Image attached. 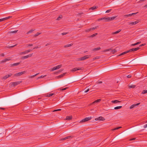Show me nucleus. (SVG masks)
<instances>
[{"label": "nucleus", "instance_id": "f257e3e1", "mask_svg": "<svg viewBox=\"0 0 147 147\" xmlns=\"http://www.w3.org/2000/svg\"><path fill=\"white\" fill-rule=\"evenodd\" d=\"M91 56V55H86L85 56L80 57V58H78L77 59L76 61H84L86 60V59L88 58Z\"/></svg>", "mask_w": 147, "mask_h": 147}, {"label": "nucleus", "instance_id": "f03ea898", "mask_svg": "<svg viewBox=\"0 0 147 147\" xmlns=\"http://www.w3.org/2000/svg\"><path fill=\"white\" fill-rule=\"evenodd\" d=\"M116 17V16L112 17H104V20H105V22H109L114 19Z\"/></svg>", "mask_w": 147, "mask_h": 147}, {"label": "nucleus", "instance_id": "7ed1b4c3", "mask_svg": "<svg viewBox=\"0 0 147 147\" xmlns=\"http://www.w3.org/2000/svg\"><path fill=\"white\" fill-rule=\"evenodd\" d=\"M91 118H92L91 117H86L82 119L81 121L80 122V123H83L89 121V120H90Z\"/></svg>", "mask_w": 147, "mask_h": 147}, {"label": "nucleus", "instance_id": "20e7f679", "mask_svg": "<svg viewBox=\"0 0 147 147\" xmlns=\"http://www.w3.org/2000/svg\"><path fill=\"white\" fill-rule=\"evenodd\" d=\"M62 66V65H58L56 67H53V68L51 69L50 70V71H52L55 70H56V69H59Z\"/></svg>", "mask_w": 147, "mask_h": 147}, {"label": "nucleus", "instance_id": "39448f33", "mask_svg": "<svg viewBox=\"0 0 147 147\" xmlns=\"http://www.w3.org/2000/svg\"><path fill=\"white\" fill-rule=\"evenodd\" d=\"M26 71H22L20 72H19L16 73L14 74L15 76H20L23 74L26 73Z\"/></svg>", "mask_w": 147, "mask_h": 147}, {"label": "nucleus", "instance_id": "423d86ee", "mask_svg": "<svg viewBox=\"0 0 147 147\" xmlns=\"http://www.w3.org/2000/svg\"><path fill=\"white\" fill-rule=\"evenodd\" d=\"M12 75V74L11 73L9 74H7V75H6L5 76L2 77L1 78V79H3L4 80H5L6 79H7L8 78L11 76Z\"/></svg>", "mask_w": 147, "mask_h": 147}, {"label": "nucleus", "instance_id": "0eeeda50", "mask_svg": "<svg viewBox=\"0 0 147 147\" xmlns=\"http://www.w3.org/2000/svg\"><path fill=\"white\" fill-rule=\"evenodd\" d=\"M22 82V81H20L15 82H11V84L13 86H15L21 83Z\"/></svg>", "mask_w": 147, "mask_h": 147}, {"label": "nucleus", "instance_id": "6e6552de", "mask_svg": "<svg viewBox=\"0 0 147 147\" xmlns=\"http://www.w3.org/2000/svg\"><path fill=\"white\" fill-rule=\"evenodd\" d=\"M140 47H138L135 48H133L131 49H130L129 50V52H132V51H136L140 49Z\"/></svg>", "mask_w": 147, "mask_h": 147}, {"label": "nucleus", "instance_id": "1a4fd4ad", "mask_svg": "<svg viewBox=\"0 0 147 147\" xmlns=\"http://www.w3.org/2000/svg\"><path fill=\"white\" fill-rule=\"evenodd\" d=\"M95 120H101V121H104L105 120V119L102 117H98L96 118L95 119Z\"/></svg>", "mask_w": 147, "mask_h": 147}, {"label": "nucleus", "instance_id": "9d476101", "mask_svg": "<svg viewBox=\"0 0 147 147\" xmlns=\"http://www.w3.org/2000/svg\"><path fill=\"white\" fill-rule=\"evenodd\" d=\"M72 137L71 136H67L65 137L64 138H61V139L60 140H66L67 139H69V138H72Z\"/></svg>", "mask_w": 147, "mask_h": 147}, {"label": "nucleus", "instance_id": "9b49d317", "mask_svg": "<svg viewBox=\"0 0 147 147\" xmlns=\"http://www.w3.org/2000/svg\"><path fill=\"white\" fill-rule=\"evenodd\" d=\"M138 22H139V21L138 20H137V21H136L135 22H132L130 23H129V25H131V26H132V25H135V24H136L138 23Z\"/></svg>", "mask_w": 147, "mask_h": 147}, {"label": "nucleus", "instance_id": "f8f14e48", "mask_svg": "<svg viewBox=\"0 0 147 147\" xmlns=\"http://www.w3.org/2000/svg\"><path fill=\"white\" fill-rule=\"evenodd\" d=\"M11 60L10 59H4L2 60L1 62H0L1 63H5L7 61H9Z\"/></svg>", "mask_w": 147, "mask_h": 147}, {"label": "nucleus", "instance_id": "ddd939ff", "mask_svg": "<svg viewBox=\"0 0 147 147\" xmlns=\"http://www.w3.org/2000/svg\"><path fill=\"white\" fill-rule=\"evenodd\" d=\"M32 51V50H26L24 52L21 53L20 54L22 55V54H25L26 53H28L29 52H30V51Z\"/></svg>", "mask_w": 147, "mask_h": 147}, {"label": "nucleus", "instance_id": "4468645a", "mask_svg": "<svg viewBox=\"0 0 147 147\" xmlns=\"http://www.w3.org/2000/svg\"><path fill=\"white\" fill-rule=\"evenodd\" d=\"M82 68L79 67H76L73 69L71 71L73 72H75L77 70H81Z\"/></svg>", "mask_w": 147, "mask_h": 147}, {"label": "nucleus", "instance_id": "2eb2a0df", "mask_svg": "<svg viewBox=\"0 0 147 147\" xmlns=\"http://www.w3.org/2000/svg\"><path fill=\"white\" fill-rule=\"evenodd\" d=\"M121 102V101H119L117 100H112L111 101V102L113 103H120Z\"/></svg>", "mask_w": 147, "mask_h": 147}, {"label": "nucleus", "instance_id": "dca6fc26", "mask_svg": "<svg viewBox=\"0 0 147 147\" xmlns=\"http://www.w3.org/2000/svg\"><path fill=\"white\" fill-rule=\"evenodd\" d=\"M101 99H98L97 100H95L92 103V104H95V103L98 102H100V101H101Z\"/></svg>", "mask_w": 147, "mask_h": 147}, {"label": "nucleus", "instance_id": "f3484780", "mask_svg": "<svg viewBox=\"0 0 147 147\" xmlns=\"http://www.w3.org/2000/svg\"><path fill=\"white\" fill-rule=\"evenodd\" d=\"M66 74V73H64L63 74H62L57 76V78H61L62 77H63L65 75V74Z\"/></svg>", "mask_w": 147, "mask_h": 147}, {"label": "nucleus", "instance_id": "a211bd4d", "mask_svg": "<svg viewBox=\"0 0 147 147\" xmlns=\"http://www.w3.org/2000/svg\"><path fill=\"white\" fill-rule=\"evenodd\" d=\"M18 31V30H15L13 31L8 32H7V34H10L11 33H16Z\"/></svg>", "mask_w": 147, "mask_h": 147}, {"label": "nucleus", "instance_id": "6ab92c4d", "mask_svg": "<svg viewBox=\"0 0 147 147\" xmlns=\"http://www.w3.org/2000/svg\"><path fill=\"white\" fill-rule=\"evenodd\" d=\"M129 51L128 50L127 51H125L124 52H123L121 53L120 55H119V56H120V55H124L126 53H129Z\"/></svg>", "mask_w": 147, "mask_h": 147}, {"label": "nucleus", "instance_id": "aec40b11", "mask_svg": "<svg viewBox=\"0 0 147 147\" xmlns=\"http://www.w3.org/2000/svg\"><path fill=\"white\" fill-rule=\"evenodd\" d=\"M20 64V62L13 63L11 65V66H14L18 65Z\"/></svg>", "mask_w": 147, "mask_h": 147}, {"label": "nucleus", "instance_id": "412c9836", "mask_svg": "<svg viewBox=\"0 0 147 147\" xmlns=\"http://www.w3.org/2000/svg\"><path fill=\"white\" fill-rule=\"evenodd\" d=\"M73 45V44H68V45H65L64 46V47L65 48L69 47H70V46H72Z\"/></svg>", "mask_w": 147, "mask_h": 147}, {"label": "nucleus", "instance_id": "4be33fe9", "mask_svg": "<svg viewBox=\"0 0 147 147\" xmlns=\"http://www.w3.org/2000/svg\"><path fill=\"white\" fill-rule=\"evenodd\" d=\"M55 94L54 93H51V94H47V95H46V96L48 97H51L53 95H54Z\"/></svg>", "mask_w": 147, "mask_h": 147}, {"label": "nucleus", "instance_id": "5701e85b", "mask_svg": "<svg viewBox=\"0 0 147 147\" xmlns=\"http://www.w3.org/2000/svg\"><path fill=\"white\" fill-rule=\"evenodd\" d=\"M121 31V30H118L117 31L113 32L112 33V34H115L118 33L120 32Z\"/></svg>", "mask_w": 147, "mask_h": 147}, {"label": "nucleus", "instance_id": "b1692460", "mask_svg": "<svg viewBox=\"0 0 147 147\" xmlns=\"http://www.w3.org/2000/svg\"><path fill=\"white\" fill-rule=\"evenodd\" d=\"M72 117L71 116H67L66 117V119L67 120H71L72 119Z\"/></svg>", "mask_w": 147, "mask_h": 147}, {"label": "nucleus", "instance_id": "393cba45", "mask_svg": "<svg viewBox=\"0 0 147 147\" xmlns=\"http://www.w3.org/2000/svg\"><path fill=\"white\" fill-rule=\"evenodd\" d=\"M122 107V106H118V107H114V109L115 110L118 109H121Z\"/></svg>", "mask_w": 147, "mask_h": 147}, {"label": "nucleus", "instance_id": "a878e982", "mask_svg": "<svg viewBox=\"0 0 147 147\" xmlns=\"http://www.w3.org/2000/svg\"><path fill=\"white\" fill-rule=\"evenodd\" d=\"M136 86V85H133L129 86V88H135Z\"/></svg>", "mask_w": 147, "mask_h": 147}, {"label": "nucleus", "instance_id": "bb28decb", "mask_svg": "<svg viewBox=\"0 0 147 147\" xmlns=\"http://www.w3.org/2000/svg\"><path fill=\"white\" fill-rule=\"evenodd\" d=\"M62 15H60L59 16L57 19V20H59L61 18H62Z\"/></svg>", "mask_w": 147, "mask_h": 147}, {"label": "nucleus", "instance_id": "cd10ccee", "mask_svg": "<svg viewBox=\"0 0 147 147\" xmlns=\"http://www.w3.org/2000/svg\"><path fill=\"white\" fill-rule=\"evenodd\" d=\"M121 127H116V128H115L114 129H112V130L114 131V130H117V129H119V128H121Z\"/></svg>", "mask_w": 147, "mask_h": 147}, {"label": "nucleus", "instance_id": "c85d7f7f", "mask_svg": "<svg viewBox=\"0 0 147 147\" xmlns=\"http://www.w3.org/2000/svg\"><path fill=\"white\" fill-rule=\"evenodd\" d=\"M129 16H131V14L124 15L123 17L125 18H127Z\"/></svg>", "mask_w": 147, "mask_h": 147}, {"label": "nucleus", "instance_id": "c756f323", "mask_svg": "<svg viewBox=\"0 0 147 147\" xmlns=\"http://www.w3.org/2000/svg\"><path fill=\"white\" fill-rule=\"evenodd\" d=\"M34 30L31 29V30H30V31H28L26 33V34H28L30 33H32Z\"/></svg>", "mask_w": 147, "mask_h": 147}, {"label": "nucleus", "instance_id": "7c9ffc66", "mask_svg": "<svg viewBox=\"0 0 147 147\" xmlns=\"http://www.w3.org/2000/svg\"><path fill=\"white\" fill-rule=\"evenodd\" d=\"M97 8V7H96V6H93V7H91L90 8V9H92V10H94V9H96Z\"/></svg>", "mask_w": 147, "mask_h": 147}, {"label": "nucleus", "instance_id": "2f4dec72", "mask_svg": "<svg viewBox=\"0 0 147 147\" xmlns=\"http://www.w3.org/2000/svg\"><path fill=\"white\" fill-rule=\"evenodd\" d=\"M92 30V28H90L86 30L85 31L87 32H88L90 30Z\"/></svg>", "mask_w": 147, "mask_h": 147}, {"label": "nucleus", "instance_id": "473e14b6", "mask_svg": "<svg viewBox=\"0 0 147 147\" xmlns=\"http://www.w3.org/2000/svg\"><path fill=\"white\" fill-rule=\"evenodd\" d=\"M97 35V33H96L90 36V37H93L94 36H96Z\"/></svg>", "mask_w": 147, "mask_h": 147}, {"label": "nucleus", "instance_id": "72a5a7b5", "mask_svg": "<svg viewBox=\"0 0 147 147\" xmlns=\"http://www.w3.org/2000/svg\"><path fill=\"white\" fill-rule=\"evenodd\" d=\"M101 49V48L100 47L96 48L94 49V51H98L99 50H100Z\"/></svg>", "mask_w": 147, "mask_h": 147}, {"label": "nucleus", "instance_id": "f704fd0d", "mask_svg": "<svg viewBox=\"0 0 147 147\" xmlns=\"http://www.w3.org/2000/svg\"><path fill=\"white\" fill-rule=\"evenodd\" d=\"M146 93H147V90H143L142 93L143 94H145Z\"/></svg>", "mask_w": 147, "mask_h": 147}, {"label": "nucleus", "instance_id": "c9c22d12", "mask_svg": "<svg viewBox=\"0 0 147 147\" xmlns=\"http://www.w3.org/2000/svg\"><path fill=\"white\" fill-rule=\"evenodd\" d=\"M27 57L26 56H23L22 57V58H21V59H27Z\"/></svg>", "mask_w": 147, "mask_h": 147}, {"label": "nucleus", "instance_id": "e433bc0d", "mask_svg": "<svg viewBox=\"0 0 147 147\" xmlns=\"http://www.w3.org/2000/svg\"><path fill=\"white\" fill-rule=\"evenodd\" d=\"M11 17L9 16H8V17H6V18H4V20H7V19L10 18Z\"/></svg>", "mask_w": 147, "mask_h": 147}, {"label": "nucleus", "instance_id": "4c0bfd02", "mask_svg": "<svg viewBox=\"0 0 147 147\" xmlns=\"http://www.w3.org/2000/svg\"><path fill=\"white\" fill-rule=\"evenodd\" d=\"M116 51L115 49H114L113 50H112L111 51V52L113 54H114L116 52Z\"/></svg>", "mask_w": 147, "mask_h": 147}, {"label": "nucleus", "instance_id": "58836bf2", "mask_svg": "<svg viewBox=\"0 0 147 147\" xmlns=\"http://www.w3.org/2000/svg\"><path fill=\"white\" fill-rule=\"evenodd\" d=\"M41 34V33L38 32L34 35V36H38V35H39V34Z\"/></svg>", "mask_w": 147, "mask_h": 147}, {"label": "nucleus", "instance_id": "ea45409f", "mask_svg": "<svg viewBox=\"0 0 147 147\" xmlns=\"http://www.w3.org/2000/svg\"><path fill=\"white\" fill-rule=\"evenodd\" d=\"M17 45V44H16L15 45H13V46H10V47H8L9 48H10V49H11V48H13V47L16 46V45Z\"/></svg>", "mask_w": 147, "mask_h": 147}, {"label": "nucleus", "instance_id": "a19ab883", "mask_svg": "<svg viewBox=\"0 0 147 147\" xmlns=\"http://www.w3.org/2000/svg\"><path fill=\"white\" fill-rule=\"evenodd\" d=\"M26 46L27 47H28L29 46H31L33 45L32 44H27L26 45Z\"/></svg>", "mask_w": 147, "mask_h": 147}, {"label": "nucleus", "instance_id": "79ce46f5", "mask_svg": "<svg viewBox=\"0 0 147 147\" xmlns=\"http://www.w3.org/2000/svg\"><path fill=\"white\" fill-rule=\"evenodd\" d=\"M134 107H135V105L134 104H133L132 105H131L130 107V109H131L133 108Z\"/></svg>", "mask_w": 147, "mask_h": 147}, {"label": "nucleus", "instance_id": "37998d69", "mask_svg": "<svg viewBox=\"0 0 147 147\" xmlns=\"http://www.w3.org/2000/svg\"><path fill=\"white\" fill-rule=\"evenodd\" d=\"M46 76H41L39 77H38V78H37V79H40V78H43L44 77H45Z\"/></svg>", "mask_w": 147, "mask_h": 147}, {"label": "nucleus", "instance_id": "c03bdc74", "mask_svg": "<svg viewBox=\"0 0 147 147\" xmlns=\"http://www.w3.org/2000/svg\"><path fill=\"white\" fill-rule=\"evenodd\" d=\"M111 50V49H105V50H104L103 51L104 52H106V51H110Z\"/></svg>", "mask_w": 147, "mask_h": 147}, {"label": "nucleus", "instance_id": "a18cd8bd", "mask_svg": "<svg viewBox=\"0 0 147 147\" xmlns=\"http://www.w3.org/2000/svg\"><path fill=\"white\" fill-rule=\"evenodd\" d=\"M112 10V9H110L108 10H107L106 11V13H109Z\"/></svg>", "mask_w": 147, "mask_h": 147}, {"label": "nucleus", "instance_id": "49530a36", "mask_svg": "<svg viewBox=\"0 0 147 147\" xmlns=\"http://www.w3.org/2000/svg\"><path fill=\"white\" fill-rule=\"evenodd\" d=\"M67 87H66V88H63V89H61V88H60V90L61 91V90H66V89H67Z\"/></svg>", "mask_w": 147, "mask_h": 147}, {"label": "nucleus", "instance_id": "de8ad7c7", "mask_svg": "<svg viewBox=\"0 0 147 147\" xmlns=\"http://www.w3.org/2000/svg\"><path fill=\"white\" fill-rule=\"evenodd\" d=\"M138 13V12H137L136 13H132L131 14V16L132 15H136L137 13Z\"/></svg>", "mask_w": 147, "mask_h": 147}, {"label": "nucleus", "instance_id": "09e8293b", "mask_svg": "<svg viewBox=\"0 0 147 147\" xmlns=\"http://www.w3.org/2000/svg\"><path fill=\"white\" fill-rule=\"evenodd\" d=\"M89 88H88L86 90H85L84 92L85 93L87 92H88L89 91Z\"/></svg>", "mask_w": 147, "mask_h": 147}, {"label": "nucleus", "instance_id": "8fccbe9b", "mask_svg": "<svg viewBox=\"0 0 147 147\" xmlns=\"http://www.w3.org/2000/svg\"><path fill=\"white\" fill-rule=\"evenodd\" d=\"M99 58V57H94V58L93 59V60H95V59H98Z\"/></svg>", "mask_w": 147, "mask_h": 147}, {"label": "nucleus", "instance_id": "3c124183", "mask_svg": "<svg viewBox=\"0 0 147 147\" xmlns=\"http://www.w3.org/2000/svg\"><path fill=\"white\" fill-rule=\"evenodd\" d=\"M61 110V109H58L54 110L53 111L55 112V111H60Z\"/></svg>", "mask_w": 147, "mask_h": 147}, {"label": "nucleus", "instance_id": "603ef678", "mask_svg": "<svg viewBox=\"0 0 147 147\" xmlns=\"http://www.w3.org/2000/svg\"><path fill=\"white\" fill-rule=\"evenodd\" d=\"M68 33H67V32H64V33H61V34L62 35H66V34H67Z\"/></svg>", "mask_w": 147, "mask_h": 147}, {"label": "nucleus", "instance_id": "864d4df0", "mask_svg": "<svg viewBox=\"0 0 147 147\" xmlns=\"http://www.w3.org/2000/svg\"><path fill=\"white\" fill-rule=\"evenodd\" d=\"M145 45H146V44L145 43L142 44L141 45H140L139 47H140L142 46H145Z\"/></svg>", "mask_w": 147, "mask_h": 147}, {"label": "nucleus", "instance_id": "5fc2aeb1", "mask_svg": "<svg viewBox=\"0 0 147 147\" xmlns=\"http://www.w3.org/2000/svg\"><path fill=\"white\" fill-rule=\"evenodd\" d=\"M97 27H98V26H96L95 27L92 28V30H95V29H96L97 28Z\"/></svg>", "mask_w": 147, "mask_h": 147}, {"label": "nucleus", "instance_id": "6e6d98bb", "mask_svg": "<svg viewBox=\"0 0 147 147\" xmlns=\"http://www.w3.org/2000/svg\"><path fill=\"white\" fill-rule=\"evenodd\" d=\"M140 104V103L139 102V103H138L137 104H134V105H135V106H138V105H139Z\"/></svg>", "mask_w": 147, "mask_h": 147}, {"label": "nucleus", "instance_id": "4d7b16f0", "mask_svg": "<svg viewBox=\"0 0 147 147\" xmlns=\"http://www.w3.org/2000/svg\"><path fill=\"white\" fill-rule=\"evenodd\" d=\"M4 21V18L0 19V22Z\"/></svg>", "mask_w": 147, "mask_h": 147}, {"label": "nucleus", "instance_id": "13d9d810", "mask_svg": "<svg viewBox=\"0 0 147 147\" xmlns=\"http://www.w3.org/2000/svg\"><path fill=\"white\" fill-rule=\"evenodd\" d=\"M39 47H38V46H37L35 47H34V48H33V49H35L38 48H39Z\"/></svg>", "mask_w": 147, "mask_h": 147}, {"label": "nucleus", "instance_id": "bf43d9fd", "mask_svg": "<svg viewBox=\"0 0 147 147\" xmlns=\"http://www.w3.org/2000/svg\"><path fill=\"white\" fill-rule=\"evenodd\" d=\"M135 139H136V138H131V139H130L129 140L130 141H131V140H134Z\"/></svg>", "mask_w": 147, "mask_h": 147}, {"label": "nucleus", "instance_id": "052dcab7", "mask_svg": "<svg viewBox=\"0 0 147 147\" xmlns=\"http://www.w3.org/2000/svg\"><path fill=\"white\" fill-rule=\"evenodd\" d=\"M0 56H2V57H4V55L3 53H2L1 54H0Z\"/></svg>", "mask_w": 147, "mask_h": 147}, {"label": "nucleus", "instance_id": "680f3d73", "mask_svg": "<svg viewBox=\"0 0 147 147\" xmlns=\"http://www.w3.org/2000/svg\"><path fill=\"white\" fill-rule=\"evenodd\" d=\"M63 70V69H61L60 70H59L58 72H57V73H59V72H61Z\"/></svg>", "mask_w": 147, "mask_h": 147}, {"label": "nucleus", "instance_id": "e2e57ef3", "mask_svg": "<svg viewBox=\"0 0 147 147\" xmlns=\"http://www.w3.org/2000/svg\"><path fill=\"white\" fill-rule=\"evenodd\" d=\"M131 77V76L130 75H129L127 76V77L128 78H130Z\"/></svg>", "mask_w": 147, "mask_h": 147}, {"label": "nucleus", "instance_id": "0e129e2a", "mask_svg": "<svg viewBox=\"0 0 147 147\" xmlns=\"http://www.w3.org/2000/svg\"><path fill=\"white\" fill-rule=\"evenodd\" d=\"M32 54H33V53H32V54H29L28 55L29 56V57H31L32 56Z\"/></svg>", "mask_w": 147, "mask_h": 147}, {"label": "nucleus", "instance_id": "69168bd1", "mask_svg": "<svg viewBox=\"0 0 147 147\" xmlns=\"http://www.w3.org/2000/svg\"><path fill=\"white\" fill-rule=\"evenodd\" d=\"M137 45L136 43L134 44H131V46H135Z\"/></svg>", "mask_w": 147, "mask_h": 147}, {"label": "nucleus", "instance_id": "338daca9", "mask_svg": "<svg viewBox=\"0 0 147 147\" xmlns=\"http://www.w3.org/2000/svg\"><path fill=\"white\" fill-rule=\"evenodd\" d=\"M147 127V124H145L144 125V128H146Z\"/></svg>", "mask_w": 147, "mask_h": 147}, {"label": "nucleus", "instance_id": "774afa93", "mask_svg": "<svg viewBox=\"0 0 147 147\" xmlns=\"http://www.w3.org/2000/svg\"><path fill=\"white\" fill-rule=\"evenodd\" d=\"M141 43V42H140V41L136 43L137 45H138V44H140Z\"/></svg>", "mask_w": 147, "mask_h": 147}]
</instances>
